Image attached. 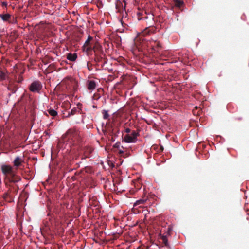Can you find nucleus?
I'll list each match as a JSON object with an SVG mask.
<instances>
[{"mask_svg": "<svg viewBox=\"0 0 249 249\" xmlns=\"http://www.w3.org/2000/svg\"><path fill=\"white\" fill-rule=\"evenodd\" d=\"M22 162V159L20 157L18 156L16 157L14 160L13 161L14 166L17 167H19L21 165Z\"/></svg>", "mask_w": 249, "mask_h": 249, "instance_id": "nucleus-12", "label": "nucleus"}, {"mask_svg": "<svg viewBox=\"0 0 249 249\" xmlns=\"http://www.w3.org/2000/svg\"><path fill=\"white\" fill-rule=\"evenodd\" d=\"M172 231V228L170 227L168 228L167 231L165 235H162L160 234L159 236L160 237V239L161 240L162 243L164 245V246L166 247L169 246L168 242V239H167V236H169L170 235V232Z\"/></svg>", "mask_w": 249, "mask_h": 249, "instance_id": "nucleus-8", "label": "nucleus"}, {"mask_svg": "<svg viewBox=\"0 0 249 249\" xmlns=\"http://www.w3.org/2000/svg\"><path fill=\"white\" fill-rule=\"evenodd\" d=\"M119 154L121 156H123L124 157H125L124 156H123V154L124 153V151L122 150H119V152H118Z\"/></svg>", "mask_w": 249, "mask_h": 249, "instance_id": "nucleus-26", "label": "nucleus"}, {"mask_svg": "<svg viewBox=\"0 0 249 249\" xmlns=\"http://www.w3.org/2000/svg\"><path fill=\"white\" fill-rule=\"evenodd\" d=\"M120 123L112 124L109 129V134L111 136L117 137L119 133V125Z\"/></svg>", "mask_w": 249, "mask_h": 249, "instance_id": "nucleus-7", "label": "nucleus"}, {"mask_svg": "<svg viewBox=\"0 0 249 249\" xmlns=\"http://www.w3.org/2000/svg\"><path fill=\"white\" fill-rule=\"evenodd\" d=\"M77 111V109L76 108H73L71 111V114L73 115L76 114V112Z\"/></svg>", "mask_w": 249, "mask_h": 249, "instance_id": "nucleus-24", "label": "nucleus"}, {"mask_svg": "<svg viewBox=\"0 0 249 249\" xmlns=\"http://www.w3.org/2000/svg\"><path fill=\"white\" fill-rule=\"evenodd\" d=\"M77 133L76 132L73 130H69L66 134L63 135L62 137V141L63 142H65L68 141H71L70 143L74 142L75 139L76 138Z\"/></svg>", "mask_w": 249, "mask_h": 249, "instance_id": "nucleus-3", "label": "nucleus"}, {"mask_svg": "<svg viewBox=\"0 0 249 249\" xmlns=\"http://www.w3.org/2000/svg\"><path fill=\"white\" fill-rule=\"evenodd\" d=\"M151 18L152 19H153V18H154V16H153V15H152L151 16Z\"/></svg>", "mask_w": 249, "mask_h": 249, "instance_id": "nucleus-34", "label": "nucleus"}, {"mask_svg": "<svg viewBox=\"0 0 249 249\" xmlns=\"http://www.w3.org/2000/svg\"><path fill=\"white\" fill-rule=\"evenodd\" d=\"M175 5L178 8H180L183 5V2L179 0H174Z\"/></svg>", "mask_w": 249, "mask_h": 249, "instance_id": "nucleus-19", "label": "nucleus"}, {"mask_svg": "<svg viewBox=\"0 0 249 249\" xmlns=\"http://www.w3.org/2000/svg\"><path fill=\"white\" fill-rule=\"evenodd\" d=\"M124 2L125 3L124 6L123 5L122 3L120 1H119L117 2L116 4V8L117 9L118 12L121 13L123 11L124 9H125L126 3L124 0Z\"/></svg>", "mask_w": 249, "mask_h": 249, "instance_id": "nucleus-11", "label": "nucleus"}, {"mask_svg": "<svg viewBox=\"0 0 249 249\" xmlns=\"http://www.w3.org/2000/svg\"><path fill=\"white\" fill-rule=\"evenodd\" d=\"M48 111L49 114L53 117H54L57 115V111L54 109H49Z\"/></svg>", "mask_w": 249, "mask_h": 249, "instance_id": "nucleus-21", "label": "nucleus"}, {"mask_svg": "<svg viewBox=\"0 0 249 249\" xmlns=\"http://www.w3.org/2000/svg\"><path fill=\"white\" fill-rule=\"evenodd\" d=\"M1 170L4 176V181L6 186L8 184H16L21 180V178L16 174L13 167L3 164L1 166Z\"/></svg>", "mask_w": 249, "mask_h": 249, "instance_id": "nucleus-1", "label": "nucleus"}, {"mask_svg": "<svg viewBox=\"0 0 249 249\" xmlns=\"http://www.w3.org/2000/svg\"><path fill=\"white\" fill-rule=\"evenodd\" d=\"M116 137H114V136H112V138H111V141H115V138Z\"/></svg>", "mask_w": 249, "mask_h": 249, "instance_id": "nucleus-32", "label": "nucleus"}, {"mask_svg": "<svg viewBox=\"0 0 249 249\" xmlns=\"http://www.w3.org/2000/svg\"><path fill=\"white\" fill-rule=\"evenodd\" d=\"M94 61L96 63L101 62L102 65L107 63V59L105 57L106 55L103 53H95L94 54Z\"/></svg>", "mask_w": 249, "mask_h": 249, "instance_id": "nucleus-6", "label": "nucleus"}, {"mask_svg": "<svg viewBox=\"0 0 249 249\" xmlns=\"http://www.w3.org/2000/svg\"><path fill=\"white\" fill-rule=\"evenodd\" d=\"M77 58V55L76 53H68L67 58L71 61H74Z\"/></svg>", "mask_w": 249, "mask_h": 249, "instance_id": "nucleus-13", "label": "nucleus"}, {"mask_svg": "<svg viewBox=\"0 0 249 249\" xmlns=\"http://www.w3.org/2000/svg\"><path fill=\"white\" fill-rule=\"evenodd\" d=\"M2 6H7V3H6V2H2Z\"/></svg>", "mask_w": 249, "mask_h": 249, "instance_id": "nucleus-31", "label": "nucleus"}, {"mask_svg": "<svg viewBox=\"0 0 249 249\" xmlns=\"http://www.w3.org/2000/svg\"><path fill=\"white\" fill-rule=\"evenodd\" d=\"M97 84L94 80H89L87 82V88L89 90H92L96 87Z\"/></svg>", "mask_w": 249, "mask_h": 249, "instance_id": "nucleus-9", "label": "nucleus"}, {"mask_svg": "<svg viewBox=\"0 0 249 249\" xmlns=\"http://www.w3.org/2000/svg\"><path fill=\"white\" fill-rule=\"evenodd\" d=\"M155 30H156L155 27H154L153 26L150 27L149 28H146L144 30V31L143 32V34L144 35H146V34L149 35L151 33H154Z\"/></svg>", "mask_w": 249, "mask_h": 249, "instance_id": "nucleus-14", "label": "nucleus"}, {"mask_svg": "<svg viewBox=\"0 0 249 249\" xmlns=\"http://www.w3.org/2000/svg\"><path fill=\"white\" fill-rule=\"evenodd\" d=\"M0 17L4 21H8L11 18L9 14H0Z\"/></svg>", "mask_w": 249, "mask_h": 249, "instance_id": "nucleus-16", "label": "nucleus"}, {"mask_svg": "<svg viewBox=\"0 0 249 249\" xmlns=\"http://www.w3.org/2000/svg\"><path fill=\"white\" fill-rule=\"evenodd\" d=\"M120 145V142H117L114 145V147L116 148H119Z\"/></svg>", "mask_w": 249, "mask_h": 249, "instance_id": "nucleus-30", "label": "nucleus"}, {"mask_svg": "<svg viewBox=\"0 0 249 249\" xmlns=\"http://www.w3.org/2000/svg\"><path fill=\"white\" fill-rule=\"evenodd\" d=\"M83 51L87 53H89V52L93 50L92 47L91 45L88 46H83Z\"/></svg>", "mask_w": 249, "mask_h": 249, "instance_id": "nucleus-18", "label": "nucleus"}, {"mask_svg": "<svg viewBox=\"0 0 249 249\" xmlns=\"http://www.w3.org/2000/svg\"><path fill=\"white\" fill-rule=\"evenodd\" d=\"M147 199L146 198H142L138 200H137L136 202L134 204V207H136L140 205L143 204L147 201Z\"/></svg>", "mask_w": 249, "mask_h": 249, "instance_id": "nucleus-15", "label": "nucleus"}, {"mask_svg": "<svg viewBox=\"0 0 249 249\" xmlns=\"http://www.w3.org/2000/svg\"><path fill=\"white\" fill-rule=\"evenodd\" d=\"M93 50H94L95 53H103V51L102 50V46L98 43V42H96L94 46L92 47Z\"/></svg>", "mask_w": 249, "mask_h": 249, "instance_id": "nucleus-10", "label": "nucleus"}, {"mask_svg": "<svg viewBox=\"0 0 249 249\" xmlns=\"http://www.w3.org/2000/svg\"><path fill=\"white\" fill-rule=\"evenodd\" d=\"M87 151L89 154L92 152L93 149L91 147H89L87 148Z\"/></svg>", "mask_w": 249, "mask_h": 249, "instance_id": "nucleus-28", "label": "nucleus"}, {"mask_svg": "<svg viewBox=\"0 0 249 249\" xmlns=\"http://www.w3.org/2000/svg\"><path fill=\"white\" fill-rule=\"evenodd\" d=\"M142 18H144L145 19H147L148 18V16H146L145 17H143Z\"/></svg>", "mask_w": 249, "mask_h": 249, "instance_id": "nucleus-33", "label": "nucleus"}, {"mask_svg": "<svg viewBox=\"0 0 249 249\" xmlns=\"http://www.w3.org/2000/svg\"><path fill=\"white\" fill-rule=\"evenodd\" d=\"M9 189L3 195L4 199L8 202L14 201V196L17 194L19 187L17 184H8L7 186Z\"/></svg>", "mask_w": 249, "mask_h": 249, "instance_id": "nucleus-2", "label": "nucleus"}, {"mask_svg": "<svg viewBox=\"0 0 249 249\" xmlns=\"http://www.w3.org/2000/svg\"><path fill=\"white\" fill-rule=\"evenodd\" d=\"M154 44H152V49L154 51H158V48L161 47V44L159 42L154 41L153 42Z\"/></svg>", "mask_w": 249, "mask_h": 249, "instance_id": "nucleus-17", "label": "nucleus"}, {"mask_svg": "<svg viewBox=\"0 0 249 249\" xmlns=\"http://www.w3.org/2000/svg\"><path fill=\"white\" fill-rule=\"evenodd\" d=\"M22 80H23L22 77H21V76H19V77H18V80H17V81H18V83H20V82H22Z\"/></svg>", "mask_w": 249, "mask_h": 249, "instance_id": "nucleus-27", "label": "nucleus"}, {"mask_svg": "<svg viewBox=\"0 0 249 249\" xmlns=\"http://www.w3.org/2000/svg\"><path fill=\"white\" fill-rule=\"evenodd\" d=\"M125 132L128 133V134H129V133H131L132 132L131 131V129H129V128H126L125 130Z\"/></svg>", "mask_w": 249, "mask_h": 249, "instance_id": "nucleus-29", "label": "nucleus"}, {"mask_svg": "<svg viewBox=\"0 0 249 249\" xmlns=\"http://www.w3.org/2000/svg\"><path fill=\"white\" fill-rule=\"evenodd\" d=\"M102 114L103 115V118L104 119H107L109 117V114L108 113V111L105 110H104L102 112Z\"/></svg>", "mask_w": 249, "mask_h": 249, "instance_id": "nucleus-22", "label": "nucleus"}, {"mask_svg": "<svg viewBox=\"0 0 249 249\" xmlns=\"http://www.w3.org/2000/svg\"><path fill=\"white\" fill-rule=\"evenodd\" d=\"M5 79V74L0 70V79L1 80Z\"/></svg>", "mask_w": 249, "mask_h": 249, "instance_id": "nucleus-23", "label": "nucleus"}, {"mask_svg": "<svg viewBox=\"0 0 249 249\" xmlns=\"http://www.w3.org/2000/svg\"><path fill=\"white\" fill-rule=\"evenodd\" d=\"M42 88V84L41 82L36 80L33 82L29 86V90L33 92L39 93Z\"/></svg>", "mask_w": 249, "mask_h": 249, "instance_id": "nucleus-4", "label": "nucleus"}, {"mask_svg": "<svg viewBox=\"0 0 249 249\" xmlns=\"http://www.w3.org/2000/svg\"><path fill=\"white\" fill-rule=\"evenodd\" d=\"M93 39V37H91L90 36H89L88 39L85 41L84 44L83 46H88V45H91L90 44V41Z\"/></svg>", "mask_w": 249, "mask_h": 249, "instance_id": "nucleus-20", "label": "nucleus"}, {"mask_svg": "<svg viewBox=\"0 0 249 249\" xmlns=\"http://www.w3.org/2000/svg\"><path fill=\"white\" fill-rule=\"evenodd\" d=\"M164 150V147L162 145H160V147L159 148V149L158 150V152L160 153V152H162Z\"/></svg>", "mask_w": 249, "mask_h": 249, "instance_id": "nucleus-25", "label": "nucleus"}, {"mask_svg": "<svg viewBox=\"0 0 249 249\" xmlns=\"http://www.w3.org/2000/svg\"><path fill=\"white\" fill-rule=\"evenodd\" d=\"M139 133L136 131H132L130 134H127L124 137V141L127 143L136 142Z\"/></svg>", "mask_w": 249, "mask_h": 249, "instance_id": "nucleus-5", "label": "nucleus"}]
</instances>
